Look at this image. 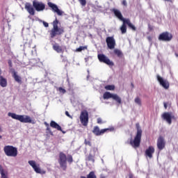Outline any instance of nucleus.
<instances>
[{"label":"nucleus","mask_w":178,"mask_h":178,"mask_svg":"<svg viewBox=\"0 0 178 178\" xmlns=\"http://www.w3.org/2000/svg\"><path fill=\"white\" fill-rule=\"evenodd\" d=\"M25 9L29 15L34 16V15H35V11L42 12V10H45V4L41 1L34 0L33 1V6L30 3H26Z\"/></svg>","instance_id":"obj_1"},{"label":"nucleus","mask_w":178,"mask_h":178,"mask_svg":"<svg viewBox=\"0 0 178 178\" xmlns=\"http://www.w3.org/2000/svg\"><path fill=\"white\" fill-rule=\"evenodd\" d=\"M58 162L59 163L60 169L64 172L67 170V162L71 165L73 163V156L70 154L66 156V154L63 152H60L58 154Z\"/></svg>","instance_id":"obj_2"},{"label":"nucleus","mask_w":178,"mask_h":178,"mask_svg":"<svg viewBox=\"0 0 178 178\" xmlns=\"http://www.w3.org/2000/svg\"><path fill=\"white\" fill-rule=\"evenodd\" d=\"M53 28L49 31L50 38H55L56 35H62L65 33V28L63 26L59 27V20L58 18H56L55 20L52 22Z\"/></svg>","instance_id":"obj_3"},{"label":"nucleus","mask_w":178,"mask_h":178,"mask_svg":"<svg viewBox=\"0 0 178 178\" xmlns=\"http://www.w3.org/2000/svg\"><path fill=\"white\" fill-rule=\"evenodd\" d=\"M8 115L12 119L19 120L21 123H31V124H35V120H32L31 117L26 115H17L15 113H8Z\"/></svg>","instance_id":"obj_4"},{"label":"nucleus","mask_w":178,"mask_h":178,"mask_svg":"<svg viewBox=\"0 0 178 178\" xmlns=\"http://www.w3.org/2000/svg\"><path fill=\"white\" fill-rule=\"evenodd\" d=\"M137 132L134 140H131L129 142L130 145L133 148H138L140 144H141V137H143V130L140 128V124H136Z\"/></svg>","instance_id":"obj_5"},{"label":"nucleus","mask_w":178,"mask_h":178,"mask_svg":"<svg viewBox=\"0 0 178 178\" xmlns=\"http://www.w3.org/2000/svg\"><path fill=\"white\" fill-rule=\"evenodd\" d=\"M3 152L6 156H11L13 158H16L18 154L17 148L12 145H6L3 147Z\"/></svg>","instance_id":"obj_6"},{"label":"nucleus","mask_w":178,"mask_h":178,"mask_svg":"<svg viewBox=\"0 0 178 178\" xmlns=\"http://www.w3.org/2000/svg\"><path fill=\"white\" fill-rule=\"evenodd\" d=\"M161 118L162 119H163V120H165V122H167V123H168L169 124H172V120H175L176 119V117L175 116V115H173L172 112L163 113L161 115Z\"/></svg>","instance_id":"obj_7"},{"label":"nucleus","mask_w":178,"mask_h":178,"mask_svg":"<svg viewBox=\"0 0 178 178\" xmlns=\"http://www.w3.org/2000/svg\"><path fill=\"white\" fill-rule=\"evenodd\" d=\"M79 119L83 126L88 125V111L83 110L81 111Z\"/></svg>","instance_id":"obj_8"},{"label":"nucleus","mask_w":178,"mask_h":178,"mask_svg":"<svg viewBox=\"0 0 178 178\" xmlns=\"http://www.w3.org/2000/svg\"><path fill=\"white\" fill-rule=\"evenodd\" d=\"M28 163L33 168L35 173H39L40 175H45V173H47L45 170L40 168V165H37L35 161H28Z\"/></svg>","instance_id":"obj_9"},{"label":"nucleus","mask_w":178,"mask_h":178,"mask_svg":"<svg viewBox=\"0 0 178 178\" xmlns=\"http://www.w3.org/2000/svg\"><path fill=\"white\" fill-rule=\"evenodd\" d=\"M173 38L172 33L168 32H163L159 36V41H170Z\"/></svg>","instance_id":"obj_10"},{"label":"nucleus","mask_w":178,"mask_h":178,"mask_svg":"<svg viewBox=\"0 0 178 178\" xmlns=\"http://www.w3.org/2000/svg\"><path fill=\"white\" fill-rule=\"evenodd\" d=\"M97 58L102 63H106V65H108V66L112 65V61H111V60L104 54H99L97 55Z\"/></svg>","instance_id":"obj_11"},{"label":"nucleus","mask_w":178,"mask_h":178,"mask_svg":"<svg viewBox=\"0 0 178 178\" xmlns=\"http://www.w3.org/2000/svg\"><path fill=\"white\" fill-rule=\"evenodd\" d=\"M157 148L158 149H159V151H162V149H163V148H165V145H166V142H165V138H163V136H160L159 137V138L157 139Z\"/></svg>","instance_id":"obj_12"},{"label":"nucleus","mask_w":178,"mask_h":178,"mask_svg":"<svg viewBox=\"0 0 178 178\" xmlns=\"http://www.w3.org/2000/svg\"><path fill=\"white\" fill-rule=\"evenodd\" d=\"M10 71L15 81L18 83V84H22L23 83V81H22V76L17 74V72H16L14 68H10Z\"/></svg>","instance_id":"obj_13"},{"label":"nucleus","mask_w":178,"mask_h":178,"mask_svg":"<svg viewBox=\"0 0 178 178\" xmlns=\"http://www.w3.org/2000/svg\"><path fill=\"white\" fill-rule=\"evenodd\" d=\"M47 5L49 8H51L53 10V12H55L56 13H57V15L58 16H62V15H63V12L60 10H59V8H58V6H56V4H54L51 2H48Z\"/></svg>","instance_id":"obj_14"},{"label":"nucleus","mask_w":178,"mask_h":178,"mask_svg":"<svg viewBox=\"0 0 178 178\" xmlns=\"http://www.w3.org/2000/svg\"><path fill=\"white\" fill-rule=\"evenodd\" d=\"M156 79L160 85L162 86L163 88H165V90H168L169 88V81H168L167 80H164V79L159 75L156 76Z\"/></svg>","instance_id":"obj_15"},{"label":"nucleus","mask_w":178,"mask_h":178,"mask_svg":"<svg viewBox=\"0 0 178 178\" xmlns=\"http://www.w3.org/2000/svg\"><path fill=\"white\" fill-rule=\"evenodd\" d=\"M109 129H99V127L98 126L94 127L92 133L95 136H102V134H105L106 131H108Z\"/></svg>","instance_id":"obj_16"},{"label":"nucleus","mask_w":178,"mask_h":178,"mask_svg":"<svg viewBox=\"0 0 178 178\" xmlns=\"http://www.w3.org/2000/svg\"><path fill=\"white\" fill-rule=\"evenodd\" d=\"M155 152V148L153 146H149L145 152V156L146 158H149V159H152V155H154Z\"/></svg>","instance_id":"obj_17"},{"label":"nucleus","mask_w":178,"mask_h":178,"mask_svg":"<svg viewBox=\"0 0 178 178\" xmlns=\"http://www.w3.org/2000/svg\"><path fill=\"white\" fill-rule=\"evenodd\" d=\"M97 151H98V149L97 147H92L90 149V152H94V154H92L90 153L87 157V161H91V162H95V160L94 159V158H95V152H97Z\"/></svg>","instance_id":"obj_18"},{"label":"nucleus","mask_w":178,"mask_h":178,"mask_svg":"<svg viewBox=\"0 0 178 178\" xmlns=\"http://www.w3.org/2000/svg\"><path fill=\"white\" fill-rule=\"evenodd\" d=\"M0 175L1 178H9L8 169L4 168L2 165H0Z\"/></svg>","instance_id":"obj_19"},{"label":"nucleus","mask_w":178,"mask_h":178,"mask_svg":"<svg viewBox=\"0 0 178 178\" xmlns=\"http://www.w3.org/2000/svg\"><path fill=\"white\" fill-rule=\"evenodd\" d=\"M112 99L115 101L118 106H119V105H122V98L117 94H112Z\"/></svg>","instance_id":"obj_20"},{"label":"nucleus","mask_w":178,"mask_h":178,"mask_svg":"<svg viewBox=\"0 0 178 178\" xmlns=\"http://www.w3.org/2000/svg\"><path fill=\"white\" fill-rule=\"evenodd\" d=\"M113 12L115 16L117 17L118 19L121 20V22H123L124 20H126V19H124L123 17V15H122V13L120 12V10H117V9H113Z\"/></svg>","instance_id":"obj_21"},{"label":"nucleus","mask_w":178,"mask_h":178,"mask_svg":"<svg viewBox=\"0 0 178 178\" xmlns=\"http://www.w3.org/2000/svg\"><path fill=\"white\" fill-rule=\"evenodd\" d=\"M53 49L57 52V54H63L65 50L58 43L53 44Z\"/></svg>","instance_id":"obj_22"},{"label":"nucleus","mask_w":178,"mask_h":178,"mask_svg":"<svg viewBox=\"0 0 178 178\" xmlns=\"http://www.w3.org/2000/svg\"><path fill=\"white\" fill-rule=\"evenodd\" d=\"M50 127H51L52 129H56V130H58V131H62V127L54 120L50 122Z\"/></svg>","instance_id":"obj_23"},{"label":"nucleus","mask_w":178,"mask_h":178,"mask_svg":"<svg viewBox=\"0 0 178 178\" xmlns=\"http://www.w3.org/2000/svg\"><path fill=\"white\" fill-rule=\"evenodd\" d=\"M113 55L117 56V58H123V52L119 49H114L113 51Z\"/></svg>","instance_id":"obj_24"},{"label":"nucleus","mask_w":178,"mask_h":178,"mask_svg":"<svg viewBox=\"0 0 178 178\" xmlns=\"http://www.w3.org/2000/svg\"><path fill=\"white\" fill-rule=\"evenodd\" d=\"M126 20L127 19H124V21H122L123 24L120 27L122 34H126L127 33V26H126L127 24L126 23Z\"/></svg>","instance_id":"obj_25"},{"label":"nucleus","mask_w":178,"mask_h":178,"mask_svg":"<svg viewBox=\"0 0 178 178\" xmlns=\"http://www.w3.org/2000/svg\"><path fill=\"white\" fill-rule=\"evenodd\" d=\"M0 86L3 88H5L8 86V80L3 78V76H0Z\"/></svg>","instance_id":"obj_26"},{"label":"nucleus","mask_w":178,"mask_h":178,"mask_svg":"<svg viewBox=\"0 0 178 178\" xmlns=\"http://www.w3.org/2000/svg\"><path fill=\"white\" fill-rule=\"evenodd\" d=\"M44 124L47 127L46 128V133L47 134H50V136H54V132H52V130L51 129V127H49V124H48V122H44Z\"/></svg>","instance_id":"obj_27"},{"label":"nucleus","mask_w":178,"mask_h":178,"mask_svg":"<svg viewBox=\"0 0 178 178\" xmlns=\"http://www.w3.org/2000/svg\"><path fill=\"white\" fill-rule=\"evenodd\" d=\"M125 22L127 23V24L129 27V29H131V30H133V31H136V30H137L136 26L134 25H133V24H131V22H130V19H126Z\"/></svg>","instance_id":"obj_28"},{"label":"nucleus","mask_w":178,"mask_h":178,"mask_svg":"<svg viewBox=\"0 0 178 178\" xmlns=\"http://www.w3.org/2000/svg\"><path fill=\"white\" fill-rule=\"evenodd\" d=\"M80 178H97V175H95V172L94 171H91L90 172H89L87 177L81 176Z\"/></svg>","instance_id":"obj_29"},{"label":"nucleus","mask_w":178,"mask_h":178,"mask_svg":"<svg viewBox=\"0 0 178 178\" xmlns=\"http://www.w3.org/2000/svg\"><path fill=\"white\" fill-rule=\"evenodd\" d=\"M106 42L109 49H112V37H108L106 40Z\"/></svg>","instance_id":"obj_30"},{"label":"nucleus","mask_w":178,"mask_h":178,"mask_svg":"<svg viewBox=\"0 0 178 178\" xmlns=\"http://www.w3.org/2000/svg\"><path fill=\"white\" fill-rule=\"evenodd\" d=\"M104 99H109V98H112V94L109 92H106L103 95Z\"/></svg>","instance_id":"obj_31"},{"label":"nucleus","mask_w":178,"mask_h":178,"mask_svg":"<svg viewBox=\"0 0 178 178\" xmlns=\"http://www.w3.org/2000/svg\"><path fill=\"white\" fill-rule=\"evenodd\" d=\"M85 49H87V46H81L76 49V52H81V51H84Z\"/></svg>","instance_id":"obj_32"},{"label":"nucleus","mask_w":178,"mask_h":178,"mask_svg":"<svg viewBox=\"0 0 178 178\" xmlns=\"http://www.w3.org/2000/svg\"><path fill=\"white\" fill-rule=\"evenodd\" d=\"M84 144H85V145H88L89 147H92V143H91V139H90V140L85 139Z\"/></svg>","instance_id":"obj_33"},{"label":"nucleus","mask_w":178,"mask_h":178,"mask_svg":"<svg viewBox=\"0 0 178 178\" xmlns=\"http://www.w3.org/2000/svg\"><path fill=\"white\" fill-rule=\"evenodd\" d=\"M135 103L139 105V106H141V99H140V97H136L135 99Z\"/></svg>","instance_id":"obj_34"},{"label":"nucleus","mask_w":178,"mask_h":178,"mask_svg":"<svg viewBox=\"0 0 178 178\" xmlns=\"http://www.w3.org/2000/svg\"><path fill=\"white\" fill-rule=\"evenodd\" d=\"M81 5H82V6H86V5H87V1L86 0H79Z\"/></svg>","instance_id":"obj_35"},{"label":"nucleus","mask_w":178,"mask_h":178,"mask_svg":"<svg viewBox=\"0 0 178 178\" xmlns=\"http://www.w3.org/2000/svg\"><path fill=\"white\" fill-rule=\"evenodd\" d=\"M59 92H62V94H65L66 92V90L63 89L62 87L58 88Z\"/></svg>","instance_id":"obj_36"},{"label":"nucleus","mask_w":178,"mask_h":178,"mask_svg":"<svg viewBox=\"0 0 178 178\" xmlns=\"http://www.w3.org/2000/svg\"><path fill=\"white\" fill-rule=\"evenodd\" d=\"M115 45H116V42L115 41L113 38H112V49H115Z\"/></svg>","instance_id":"obj_37"},{"label":"nucleus","mask_w":178,"mask_h":178,"mask_svg":"<svg viewBox=\"0 0 178 178\" xmlns=\"http://www.w3.org/2000/svg\"><path fill=\"white\" fill-rule=\"evenodd\" d=\"M8 63L10 69H13L12 67H13V63H12V60H8Z\"/></svg>","instance_id":"obj_38"},{"label":"nucleus","mask_w":178,"mask_h":178,"mask_svg":"<svg viewBox=\"0 0 178 178\" xmlns=\"http://www.w3.org/2000/svg\"><path fill=\"white\" fill-rule=\"evenodd\" d=\"M105 89L112 91V85L106 86Z\"/></svg>","instance_id":"obj_39"},{"label":"nucleus","mask_w":178,"mask_h":178,"mask_svg":"<svg viewBox=\"0 0 178 178\" xmlns=\"http://www.w3.org/2000/svg\"><path fill=\"white\" fill-rule=\"evenodd\" d=\"M97 123L98 124H102V119L97 118Z\"/></svg>","instance_id":"obj_40"},{"label":"nucleus","mask_w":178,"mask_h":178,"mask_svg":"<svg viewBox=\"0 0 178 178\" xmlns=\"http://www.w3.org/2000/svg\"><path fill=\"white\" fill-rule=\"evenodd\" d=\"M122 3L124 6H127V1L126 0H123Z\"/></svg>","instance_id":"obj_41"},{"label":"nucleus","mask_w":178,"mask_h":178,"mask_svg":"<svg viewBox=\"0 0 178 178\" xmlns=\"http://www.w3.org/2000/svg\"><path fill=\"white\" fill-rule=\"evenodd\" d=\"M43 25L44 26V27H49V24L47 22H43Z\"/></svg>","instance_id":"obj_42"},{"label":"nucleus","mask_w":178,"mask_h":178,"mask_svg":"<svg viewBox=\"0 0 178 178\" xmlns=\"http://www.w3.org/2000/svg\"><path fill=\"white\" fill-rule=\"evenodd\" d=\"M65 115H66V116H67L68 118H72V116H71L70 114L69 113V111H65Z\"/></svg>","instance_id":"obj_43"},{"label":"nucleus","mask_w":178,"mask_h":178,"mask_svg":"<svg viewBox=\"0 0 178 178\" xmlns=\"http://www.w3.org/2000/svg\"><path fill=\"white\" fill-rule=\"evenodd\" d=\"M163 105H164L165 109H168V104H166V102H164Z\"/></svg>","instance_id":"obj_44"},{"label":"nucleus","mask_w":178,"mask_h":178,"mask_svg":"<svg viewBox=\"0 0 178 178\" xmlns=\"http://www.w3.org/2000/svg\"><path fill=\"white\" fill-rule=\"evenodd\" d=\"M134 176L133 175V174H129V178H134Z\"/></svg>","instance_id":"obj_45"},{"label":"nucleus","mask_w":178,"mask_h":178,"mask_svg":"<svg viewBox=\"0 0 178 178\" xmlns=\"http://www.w3.org/2000/svg\"><path fill=\"white\" fill-rule=\"evenodd\" d=\"M149 41H152V38L151 36L147 37Z\"/></svg>","instance_id":"obj_46"},{"label":"nucleus","mask_w":178,"mask_h":178,"mask_svg":"<svg viewBox=\"0 0 178 178\" xmlns=\"http://www.w3.org/2000/svg\"><path fill=\"white\" fill-rule=\"evenodd\" d=\"M112 90H115V85H112Z\"/></svg>","instance_id":"obj_47"},{"label":"nucleus","mask_w":178,"mask_h":178,"mask_svg":"<svg viewBox=\"0 0 178 178\" xmlns=\"http://www.w3.org/2000/svg\"><path fill=\"white\" fill-rule=\"evenodd\" d=\"M0 133H2V128L0 126Z\"/></svg>","instance_id":"obj_48"},{"label":"nucleus","mask_w":178,"mask_h":178,"mask_svg":"<svg viewBox=\"0 0 178 178\" xmlns=\"http://www.w3.org/2000/svg\"><path fill=\"white\" fill-rule=\"evenodd\" d=\"M131 86L133 88H134V84L131 83Z\"/></svg>","instance_id":"obj_49"},{"label":"nucleus","mask_w":178,"mask_h":178,"mask_svg":"<svg viewBox=\"0 0 178 178\" xmlns=\"http://www.w3.org/2000/svg\"><path fill=\"white\" fill-rule=\"evenodd\" d=\"M164 1H167L168 2H170L172 0H164Z\"/></svg>","instance_id":"obj_50"},{"label":"nucleus","mask_w":178,"mask_h":178,"mask_svg":"<svg viewBox=\"0 0 178 178\" xmlns=\"http://www.w3.org/2000/svg\"><path fill=\"white\" fill-rule=\"evenodd\" d=\"M0 138H2V136L0 135Z\"/></svg>","instance_id":"obj_51"},{"label":"nucleus","mask_w":178,"mask_h":178,"mask_svg":"<svg viewBox=\"0 0 178 178\" xmlns=\"http://www.w3.org/2000/svg\"><path fill=\"white\" fill-rule=\"evenodd\" d=\"M176 56H178L177 54H175Z\"/></svg>","instance_id":"obj_52"},{"label":"nucleus","mask_w":178,"mask_h":178,"mask_svg":"<svg viewBox=\"0 0 178 178\" xmlns=\"http://www.w3.org/2000/svg\"><path fill=\"white\" fill-rule=\"evenodd\" d=\"M112 65L113 66V63H112Z\"/></svg>","instance_id":"obj_53"}]
</instances>
